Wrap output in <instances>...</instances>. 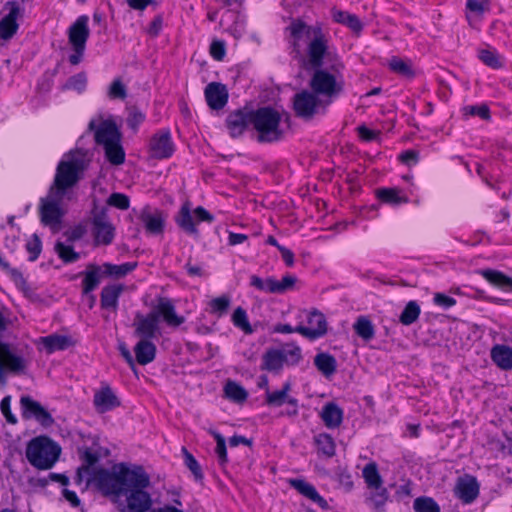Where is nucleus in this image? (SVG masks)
<instances>
[{
    "label": "nucleus",
    "mask_w": 512,
    "mask_h": 512,
    "mask_svg": "<svg viewBox=\"0 0 512 512\" xmlns=\"http://www.w3.org/2000/svg\"><path fill=\"white\" fill-rule=\"evenodd\" d=\"M390 69L402 76L413 77L414 73L411 66L400 58L393 57L389 63Z\"/></svg>",
    "instance_id": "54"
},
{
    "label": "nucleus",
    "mask_w": 512,
    "mask_h": 512,
    "mask_svg": "<svg viewBox=\"0 0 512 512\" xmlns=\"http://www.w3.org/2000/svg\"><path fill=\"white\" fill-rule=\"evenodd\" d=\"M64 195L57 194L53 189H49L46 197L40 199L39 213L40 220L45 226L58 225L64 212L61 208Z\"/></svg>",
    "instance_id": "11"
},
{
    "label": "nucleus",
    "mask_w": 512,
    "mask_h": 512,
    "mask_svg": "<svg viewBox=\"0 0 512 512\" xmlns=\"http://www.w3.org/2000/svg\"><path fill=\"white\" fill-rule=\"evenodd\" d=\"M207 105L213 110H220L228 102V90L226 86L219 82L209 83L204 91Z\"/></svg>",
    "instance_id": "25"
},
{
    "label": "nucleus",
    "mask_w": 512,
    "mask_h": 512,
    "mask_svg": "<svg viewBox=\"0 0 512 512\" xmlns=\"http://www.w3.org/2000/svg\"><path fill=\"white\" fill-rule=\"evenodd\" d=\"M307 323L308 326H296V332L309 340H316L326 334L327 322L325 316L321 312L317 310L310 312L307 318Z\"/></svg>",
    "instance_id": "20"
},
{
    "label": "nucleus",
    "mask_w": 512,
    "mask_h": 512,
    "mask_svg": "<svg viewBox=\"0 0 512 512\" xmlns=\"http://www.w3.org/2000/svg\"><path fill=\"white\" fill-rule=\"evenodd\" d=\"M144 120L145 114L140 109L137 107H131L128 109L126 123L131 130L137 131L138 127L144 122Z\"/></svg>",
    "instance_id": "53"
},
{
    "label": "nucleus",
    "mask_w": 512,
    "mask_h": 512,
    "mask_svg": "<svg viewBox=\"0 0 512 512\" xmlns=\"http://www.w3.org/2000/svg\"><path fill=\"white\" fill-rule=\"evenodd\" d=\"M355 333L365 341H370L375 336V328L372 321L366 316H359L353 324Z\"/></svg>",
    "instance_id": "42"
},
{
    "label": "nucleus",
    "mask_w": 512,
    "mask_h": 512,
    "mask_svg": "<svg viewBox=\"0 0 512 512\" xmlns=\"http://www.w3.org/2000/svg\"><path fill=\"white\" fill-rule=\"evenodd\" d=\"M376 194L382 203L392 206H399L409 201L406 196L401 195V191L397 188H381L377 190Z\"/></svg>",
    "instance_id": "38"
},
{
    "label": "nucleus",
    "mask_w": 512,
    "mask_h": 512,
    "mask_svg": "<svg viewBox=\"0 0 512 512\" xmlns=\"http://www.w3.org/2000/svg\"><path fill=\"white\" fill-rule=\"evenodd\" d=\"M225 396L236 403H243L248 398V393L243 386L235 381H228L224 387Z\"/></svg>",
    "instance_id": "45"
},
{
    "label": "nucleus",
    "mask_w": 512,
    "mask_h": 512,
    "mask_svg": "<svg viewBox=\"0 0 512 512\" xmlns=\"http://www.w3.org/2000/svg\"><path fill=\"white\" fill-rule=\"evenodd\" d=\"M281 114L271 106L252 110V129L255 139L261 144L277 143L285 138V130L281 127Z\"/></svg>",
    "instance_id": "3"
},
{
    "label": "nucleus",
    "mask_w": 512,
    "mask_h": 512,
    "mask_svg": "<svg viewBox=\"0 0 512 512\" xmlns=\"http://www.w3.org/2000/svg\"><path fill=\"white\" fill-rule=\"evenodd\" d=\"M453 493L463 504H472L480 494V483L475 476L464 474L456 479Z\"/></svg>",
    "instance_id": "15"
},
{
    "label": "nucleus",
    "mask_w": 512,
    "mask_h": 512,
    "mask_svg": "<svg viewBox=\"0 0 512 512\" xmlns=\"http://www.w3.org/2000/svg\"><path fill=\"white\" fill-rule=\"evenodd\" d=\"M61 451V446L56 441L49 436L41 435L32 438L27 443L25 455L34 468L49 470L58 461Z\"/></svg>",
    "instance_id": "5"
},
{
    "label": "nucleus",
    "mask_w": 512,
    "mask_h": 512,
    "mask_svg": "<svg viewBox=\"0 0 512 512\" xmlns=\"http://www.w3.org/2000/svg\"><path fill=\"white\" fill-rule=\"evenodd\" d=\"M80 275L83 276V295H89L92 293L100 285L102 278L105 277L103 268L95 263H89Z\"/></svg>",
    "instance_id": "27"
},
{
    "label": "nucleus",
    "mask_w": 512,
    "mask_h": 512,
    "mask_svg": "<svg viewBox=\"0 0 512 512\" xmlns=\"http://www.w3.org/2000/svg\"><path fill=\"white\" fill-rule=\"evenodd\" d=\"M344 66L340 61L333 62L329 67L312 68L314 70L309 86L316 94L335 98L344 90L342 70Z\"/></svg>",
    "instance_id": "4"
},
{
    "label": "nucleus",
    "mask_w": 512,
    "mask_h": 512,
    "mask_svg": "<svg viewBox=\"0 0 512 512\" xmlns=\"http://www.w3.org/2000/svg\"><path fill=\"white\" fill-rule=\"evenodd\" d=\"M146 487H131L127 488L126 506H122L120 512H147L151 510L152 498L151 495L144 489Z\"/></svg>",
    "instance_id": "17"
},
{
    "label": "nucleus",
    "mask_w": 512,
    "mask_h": 512,
    "mask_svg": "<svg viewBox=\"0 0 512 512\" xmlns=\"http://www.w3.org/2000/svg\"><path fill=\"white\" fill-rule=\"evenodd\" d=\"M152 312L156 313L158 321L162 317L164 322L170 327H178L185 322V318L176 313L175 305L169 298L160 297L157 306Z\"/></svg>",
    "instance_id": "22"
},
{
    "label": "nucleus",
    "mask_w": 512,
    "mask_h": 512,
    "mask_svg": "<svg viewBox=\"0 0 512 512\" xmlns=\"http://www.w3.org/2000/svg\"><path fill=\"white\" fill-rule=\"evenodd\" d=\"M140 220L148 234L160 235L163 233L165 216L162 211L156 209L154 212H150L149 208L146 207L140 214Z\"/></svg>",
    "instance_id": "26"
},
{
    "label": "nucleus",
    "mask_w": 512,
    "mask_h": 512,
    "mask_svg": "<svg viewBox=\"0 0 512 512\" xmlns=\"http://www.w3.org/2000/svg\"><path fill=\"white\" fill-rule=\"evenodd\" d=\"M464 112L465 115L478 116L483 120L490 119V109L486 104L466 106Z\"/></svg>",
    "instance_id": "60"
},
{
    "label": "nucleus",
    "mask_w": 512,
    "mask_h": 512,
    "mask_svg": "<svg viewBox=\"0 0 512 512\" xmlns=\"http://www.w3.org/2000/svg\"><path fill=\"white\" fill-rule=\"evenodd\" d=\"M329 101H323L313 90H301L293 96V110L298 118L311 120L326 112Z\"/></svg>",
    "instance_id": "8"
},
{
    "label": "nucleus",
    "mask_w": 512,
    "mask_h": 512,
    "mask_svg": "<svg viewBox=\"0 0 512 512\" xmlns=\"http://www.w3.org/2000/svg\"><path fill=\"white\" fill-rule=\"evenodd\" d=\"M209 433L213 436L216 441L215 452L217 454L220 465H225L228 462L226 441L222 434L218 431L210 429Z\"/></svg>",
    "instance_id": "51"
},
{
    "label": "nucleus",
    "mask_w": 512,
    "mask_h": 512,
    "mask_svg": "<svg viewBox=\"0 0 512 512\" xmlns=\"http://www.w3.org/2000/svg\"><path fill=\"white\" fill-rule=\"evenodd\" d=\"M314 440L319 453L328 458H331L335 455L336 445L331 435L327 433H320L315 436Z\"/></svg>",
    "instance_id": "44"
},
{
    "label": "nucleus",
    "mask_w": 512,
    "mask_h": 512,
    "mask_svg": "<svg viewBox=\"0 0 512 512\" xmlns=\"http://www.w3.org/2000/svg\"><path fill=\"white\" fill-rule=\"evenodd\" d=\"M292 37L291 47L294 58L301 56L300 40L309 39L307 46V63L310 68L323 66L328 53V38L320 26H309L301 19H296L287 27Z\"/></svg>",
    "instance_id": "2"
},
{
    "label": "nucleus",
    "mask_w": 512,
    "mask_h": 512,
    "mask_svg": "<svg viewBox=\"0 0 512 512\" xmlns=\"http://www.w3.org/2000/svg\"><path fill=\"white\" fill-rule=\"evenodd\" d=\"M107 205L118 208L120 210H127L130 207V199L127 195L119 192L112 193L107 201Z\"/></svg>",
    "instance_id": "55"
},
{
    "label": "nucleus",
    "mask_w": 512,
    "mask_h": 512,
    "mask_svg": "<svg viewBox=\"0 0 512 512\" xmlns=\"http://www.w3.org/2000/svg\"><path fill=\"white\" fill-rule=\"evenodd\" d=\"M252 110L237 109L230 112L226 118V127L232 138L241 137L248 127L252 126Z\"/></svg>",
    "instance_id": "19"
},
{
    "label": "nucleus",
    "mask_w": 512,
    "mask_h": 512,
    "mask_svg": "<svg viewBox=\"0 0 512 512\" xmlns=\"http://www.w3.org/2000/svg\"><path fill=\"white\" fill-rule=\"evenodd\" d=\"M421 313L419 304L416 301H409L400 314L399 320L403 325L409 326L416 322Z\"/></svg>",
    "instance_id": "46"
},
{
    "label": "nucleus",
    "mask_w": 512,
    "mask_h": 512,
    "mask_svg": "<svg viewBox=\"0 0 512 512\" xmlns=\"http://www.w3.org/2000/svg\"><path fill=\"white\" fill-rule=\"evenodd\" d=\"M88 22L89 17L81 15L68 29V41L73 50V53L69 56V62L72 65H78L82 61L86 42L90 36Z\"/></svg>",
    "instance_id": "9"
},
{
    "label": "nucleus",
    "mask_w": 512,
    "mask_h": 512,
    "mask_svg": "<svg viewBox=\"0 0 512 512\" xmlns=\"http://www.w3.org/2000/svg\"><path fill=\"white\" fill-rule=\"evenodd\" d=\"M106 160L115 166L121 165L125 162V150L121 141H115L103 146Z\"/></svg>",
    "instance_id": "40"
},
{
    "label": "nucleus",
    "mask_w": 512,
    "mask_h": 512,
    "mask_svg": "<svg viewBox=\"0 0 512 512\" xmlns=\"http://www.w3.org/2000/svg\"><path fill=\"white\" fill-rule=\"evenodd\" d=\"M26 368L23 357L15 355L11 352L8 344L0 342V381L5 382V370L13 373H22Z\"/></svg>",
    "instance_id": "21"
},
{
    "label": "nucleus",
    "mask_w": 512,
    "mask_h": 512,
    "mask_svg": "<svg viewBox=\"0 0 512 512\" xmlns=\"http://www.w3.org/2000/svg\"><path fill=\"white\" fill-rule=\"evenodd\" d=\"M362 476L368 489L380 488V486H383V480L375 462H370L364 466Z\"/></svg>",
    "instance_id": "43"
},
{
    "label": "nucleus",
    "mask_w": 512,
    "mask_h": 512,
    "mask_svg": "<svg viewBox=\"0 0 512 512\" xmlns=\"http://www.w3.org/2000/svg\"><path fill=\"white\" fill-rule=\"evenodd\" d=\"M297 282L296 276L292 274H286L281 280H276L273 277H268L263 280L257 275L250 277V285L254 288L272 294H283L288 290L293 289Z\"/></svg>",
    "instance_id": "13"
},
{
    "label": "nucleus",
    "mask_w": 512,
    "mask_h": 512,
    "mask_svg": "<svg viewBox=\"0 0 512 512\" xmlns=\"http://www.w3.org/2000/svg\"><path fill=\"white\" fill-rule=\"evenodd\" d=\"M232 322L235 327L241 329L245 334H252L254 332L251 324L248 321L246 310L242 307H237L232 314Z\"/></svg>",
    "instance_id": "49"
},
{
    "label": "nucleus",
    "mask_w": 512,
    "mask_h": 512,
    "mask_svg": "<svg viewBox=\"0 0 512 512\" xmlns=\"http://www.w3.org/2000/svg\"><path fill=\"white\" fill-rule=\"evenodd\" d=\"M6 6L9 8L8 14L0 21V38L3 40L11 39L18 30L17 18L20 14V8L17 1H8Z\"/></svg>",
    "instance_id": "23"
},
{
    "label": "nucleus",
    "mask_w": 512,
    "mask_h": 512,
    "mask_svg": "<svg viewBox=\"0 0 512 512\" xmlns=\"http://www.w3.org/2000/svg\"><path fill=\"white\" fill-rule=\"evenodd\" d=\"M478 57L485 65L493 69H499L502 67V63L499 60V55L495 51L482 49L479 51Z\"/></svg>",
    "instance_id": "52"
},
{
    "label": "nucleus",
    "mask_w": 512,
    "mask_h": 512,
    "mask_svg": "<svg viewBox=\"0 0 512 512\" xmlns=\"http://www.w3.org/2000/svg\"><path fill=\"white\" fill-rule=\"evenodd\" d=\"M108 95L112 99H125L127 97V90L125 85L122 83L120 79L114 80L110 87Z\"/></svg>",
    "instance_id": "61"
},
{
    "label": "nucleus",
    "mask_w": 512,
    "mask_h": 512,
    "mask_svg": "<svg viewBox=\"0 0 512 512\" xmlns=\"http://www.w3.org/2000/svg\"><path fill=\"white\" fill-rule=\"evenodd\" d=\"M389 499V492L387 488L380 486V488H372L366 497V503L375 512H384L385 505Z\"/></svg>",
    "instance_id": "37"
},
{
    "label": "nucleus",
    "mask_w": 512,
    "mask_h": 512,
    "mask_svg": "<svg viewBox=\"0 0 512 512\" xmlns=\"http://www.w3.org/2000/svg\"><path fill=\"white\" fill-rule=\"evenodd\" d=\"M210 54L215 60L221 61L226 55L225 42L222 40L212 41L210 44Z\"/></svg>",
    "instance_id": "63"
},
{
    "label": "nucleus",
    "mask_w": 512,
    "mask_h": 512,
    "mask_svg": "<svg viewBox=\"0 0 512 512\" xmlns=\"http://www.w3.org/2000/svg\"><path fill=\"white\" fill-rule=\"evenodd\" d=\"M91 217L92 233L96 244H111L115 237V227L108 219L107 207L99 206L96 199H94Z\"/></svg>",
    "instance_id": "10"
},
{
    "label": "nucleus",
    "mask_w": 512,
    "mask_h": 512,
    "mask_svg": "<svg viewBox=\"0 0 512 512\" xmlns=\"http://www.w3.org/2000/svg\"><path fill=\"white\" fill-rule=\"evenodd\" d=\"M87 163L84 155L80 153H69L57 166L54 181L50 189L57 194L66 195L67 190L72 188L81 178L86 169Z\"/></svg>",
    "instance_id": "6"
},
{
    "label": "nucleus",
    "mask_w": 512,
    "mask_h": 512,
    "mask_svg": "<svg viewBox=\"0 0 512 512\" xmlns=\"http://www.w3.org/2000/svg\"><path fill=\"white\" fill-rule=\"evenodd\" d=\"M20 406L24 419L33 418L45 428L51 427L54 424L52 415L38 401L32 399L30 396H22L20 398Z\"/></svg>",
    "instance_id": "16"
},
{
    "label": "nucleus",
    "mask_w": 512,
    "mask_h": 512,
    "mask_svg": "<svg viewBox=\"0 0 512 512\" xmlns=\"http://www.w3.org/2000/svg\"><path fill=\"white\" fill-rule=\"evenodd\" d=\"M92 481L97 489L106 496H120L127 494V488L150 485V478L142 466L130 469L125 463L115 464L111 470L97 469L93 474Z\"/></svg>",
    "instance_id": "1"
},
{
    "label": "nucleus",
    "mask_w": 512,
    "mask_h": 512,
    "mask_svg": "<svg viewBox=\"0 0 512 512\" xmlns=\"http://www.w3.org/2000/svg\"><path fill=\"white\" fill-rule=\"evenodd\" d=\"M481 274L490 284L504 290L512 291V278L501 271L494 269L480 270Z\"/></svg>",
    "instance_id": "36"
},
{
    "label": "nucleus",
    "mask_w": 512,
    "mask_h": 512,
    "mask_svg": "<svg viewBox=\"0 0 512 512\" xmlns=\"http://www.w3.org/2000/svg\"><path fill=\"white\" fill-rule=\"evenodd\" d=\"M289 485L299 494L311 500L323 510H329L328 502L318 493L314 485L304 479L291 478L288 480Z\"/></svg>",
    "instance_id": "24"
},
{
    "label": "nucleus",
    "mask_w": 512,
    "mask_h": 512,
    "mask_svg": "<svg viewBox=\"0 0 512 512\" xmlns=\"http://www.w3.org/2000/svg\"><path fill=\"white\" fill-rule=\"evenodd\" d=\"M314 365L325 377H330L337 370V361L329 353L317 354L314 358Z\"/></svg>",
    "instance_id": "39"
},
{
    "label": "nucleus",
    "mask_w": 512,
    "mask_h": 512,
    "mask_svg": "<svg viewBox=\"0 0 512 512\" xmlns=\"http://www.w3.org/2000/svg\"><path fill=\"white\" fill-rule=\"evenodd\" d=\"M0 410L5 417L6 421L10 424H16L17 418L11 411V396H5L0 402Z\"/></svg>",
    "instance_id": "62"
},
{
    "label": "nucleus",
    "mask_w": 512,
    "mask_h": 512,
    "mask_svg": "<svg viewBox=\"0 0 512 512\" xmlns=\"http://www.w3.org/2000/svg\"><path fill=\"white\" fill-rule=\"evenodd\" d=\"M93 402L97 410L102 413L120 406L118 398L109 387L96 392Z\"/></svg>",
    "instance_id": "32"
},
{
    "label": "nucleus",
    "mask_w": 512,
    "mask_h": 512,
    "mask_svg": "<svg viewBox=\"0 0 512 512\" xmlns=\"http://www.w3.org/2000/svg\"><path fill=\"white\" fill-rule=\"evenodd\" d=\"M492 361L502 370L512 369V348L506 345H495L491 349Z\"/></svg>",
    "instance_id": "35"
},
{
    "label": "nucleus",
    "mask_w": 512,
    "mask_h": 512,
    "mask_svg": "<svg viewBox=\"0 0 512 512\" xmlns=\"http://www.w3.org/2000/svg\"><path fill=\"white\" fill-rule=\"evenodd\" d=\"M230 298L226 295L214 298L210 302V308L213 313H219L220 315L227 312L230 307Z\"/></svg>",
    "instance_id": "59"
},
{
    "label": "nucleus",
    "mask_w": 512,
    "mask_h": 512,
    "mask_svg": "<svg viewBox=\"0 0 512 512\" xmlns=\"http://www.w3.org/2000/svg\"><path fill=\"white\" fill-rule=\"evenodd\" d=\"M40 343L48 354L66 350L74 345V341L70 336L56 333L41 337Z\"/></svg>",
    "instance_id": "29"
},
{
    "label": "nucleus",
    "mask_w": 512,
    "mask_h": 512,
    "mask_svg": "<svg viewBox=\"0 0 512 512\" xmlns=\"http://www.w3.org/2000/svg\"><path fill=\"white\" fill-rule=\"evenodd\" d=\"M133 326L135 328L134 335L139 337L140 340H152L159 334V321L156 313H153L152 311L146 315L137 312Z\"/></svg>",
    "instance_id": "18"
},
{
    "label": "nucleus",
    "mask_w": 512,
    "mask_h": 512,
    "mask_svg": "<svg viewBox=\"0 0 512 512\" xmlns=\"http://www.w3.org/2000/svg\"><path fill=\"white\" fill-rule=\"evenodd\" d=\"M413 509L415 512H441L440 506L428 496H420L414 500Z\"/></svg>",
    "instance_id": "50"
},
{
    "label": "nucleus",
    "mask_w": 512,
    "mask_h": 512,
    "mask_svg": "<svg viewBox=\"0 0 512 512\" xmlns=\"http://www.w3.org/2000/svg\"><path fill=\"white\" fill-rule=\"evenodd\" d=\"M124 291L122 284H111L103 287L100 294V302L102 309H111L116 311L118 308L119 297Z\"/></svg>",
    "instance_id": "31"
},
{
    "label": "nucleus",
    "mask_w": 512,
    "mask_h": 512,
    "mask_svg": "<svg viewBox=\"0 0 512 512\" xmlns=\"http://www.w3.org/2000/svg\"><path fill=\"white\" fill-rule=\"evenodd\" d=\"M185 466L191 471L194 476V479L197 482H201L204 478L202 469L196 458L187 450L186 447H182L181 449Z\"/></svg>",
    "instance_id": "48"
},
{
    "label": "nucleus",
    "mask_w": 512,
    "mask_h": 512,
    "mask_svg": "<svg viewBox=\"0 0 512 512\" xmlns=\"http://www.w3.org/2000/svg\"><path fill=\"white\" fill-rule=\"evenodd\" d=\"M302 360L301 348L294 343H286L281 348H270L262 356L261 369L279 374L284 366H296Z\"/></svg>",
    "instance_id": "7"
},
{
    "label": "nucleus",
    "mask_w": 512,
    "mask_h": 512,
    "mask_svg": "<svg viewBox=\"0 0 512 512\" xmlns=\"http://www.w3.org/2000/svg\"><path fill=\"white\" fill-rule=\"evenodd\" d=\"M433 301L434 304H436L437 306H441L445 309H448L456 304V300L453 297L443 293H436L434 295Z\"/></svg>",
    "instance_id": "64"
},
{
    "label": "nucleus",
    "mask_w": 512,
    "mask_h": 512,
    "mask_svg": "<svg viewBox=\"0 0 512 512\" xmlns=\"http://www.w3.org/2000/svg\"><path fill=\"white\" fill-rule=\"evenodd\" d=\"M291 391V383L289 381L285 382L280 390L270 391L267 389L266 395V404L268 406L280 407L284 403L288 405L296 404V398L289 396V392Z\"/></svg>",
    "instance_id": "28"
},
{
    "label": "nucleus",
    "mask_w": 512,
    "mask_h": 512,
    "mask_svg": "<svg viewBox=\"0 0 512 512\" xmlns=\"http://www.w3.org/2000/svg\"><path fill=\"white\" fill-rule=\"evenodd\" d=\"M175 151V145L168 128L157 131L150 139L149 152L152 158L162 160L170 158Z\"/></svg>",
    "instance_id": "14"
},
{
    "label": "nucleus",
    "mask_w": 512,
    "mask_h": 512,
    "mask_svg": "<svg viewBox=\"0 0 512 512\" xmlns=\"http://www.w3.org/2000/svg\"><path fill=\"white\" fill-rule=\"evenodd\" d=\"M194 214H191L189 203H185L181 206L178 214L175 217L177 225L189 235H198V229L193 220Z\"/></svg>",
    "instance_id": "34"
},
{
    "label": "nucleus",
    "mask_w": 512,
    "mask_h": 512,
    "mask_svg": "<svg viewBox=\"0 0 512 512\" xmlns=\"http://www.w3.org/2000/svg\"><path fill=\"white\" fill-rule=\"evenodd\" d=\"M54 249L64 263H75L80 259V254L74 250L72 245L57 241Z\"/></svg>",
    "instance_id": "47"
},
{
    "label": "nucleus",
    "mask_w": 512,
    "mask_h": 512,
    "mask_svg": "<svg viewBox=\"0 0 512 512\" xmlns=\"http://www.w3.org/2000/svg\"><path fill=\"white\" fill-rule=\"evenodd\" d=\"M88 130L94 132L96 144L102 147L108 143L122 140V134L113 119L101 120L99 124L92 119L88 124Z\"/></svg>",
    "instance_id": "12"
},
{
    "label": "nucleus",
    "mask_w": 512,
    "mask_h": 512,
    "mask_svg": "<svg viewBox=\"0 0 512 512\" xmlns=\"http://www.w3.org/2000/svg\"><path fill=\"white\" fill-rule=\"evenodd\" d=\"M343 410L335 403H326L320 412V418L329 429L338 428L343 421Z\"/></svg>",
    "instance_id": "30"
},
{
    "label": "nucleus",
    "mask_w": 512,
    "mask_h": 512,
    "mask_svg": "<svg viewBox=\"0 0 512 512\" xmlns=\"http://www.w3.org/2000/svg\"><path fill=\"white\" fill-rule=\"evenodd\" d=\"M466 9L476 16H482L489 9V0H467Z\"/></svg>",
    "instance_id": "58"
},
{
    "label": "nucleus",
    "mask_w": 512,
    "mask_h": 512,
    "mask_svg": "<svg viewBox=\"0 0 512 512\" xmlns=\"http://www.w3.org/2000/svg\"><path fill=\"white\" fill-rule=\"evenodd\" d=\"M136 361L140 365H147L154 361L156 357V345L148 339H142L134 347Z\"/></svg>",
    "instance_id": "33"
},
{
    "label": "nucleus",
    "mask_w": 512,
    "mask_h": 512,
    "mask_svg": "<svg viewBox=\"0 0 512 512\" xmlns=\"http://www.w3.org/2000/svg\"><path fill=\"white\" fill-rule=\"evenodd\" d=\"M87 84V77L84 73H78L76 75L71 76L66 84L64 85L65 89H73L78 92H82L85 90Z\"/></svg>",
    "instance_id": "57"
},
{
    "label": "nucleus",
    "mask_w": 512,
    "mask_h": 512,
    "mask_svg": "<svg viewBox=\"0 0 512 512\" xmlns=\"http://www.w3.org/2000/svg\"><path fill=\"white\" fill-rule=\"evenodd\" d=\"M100 266L103 268L105 277L121 278L132 272L137 267V262H126L120 265L104 263Z\"/></svg>",
    "instance_id": "41"
},
{
    "label": "nucleus",
    "mask_w": 512,
    "mask_h": 512,
    "mask_svg": "<svg viewBox=\"0 0 512 512\" xmlns=\"http://www.w3.org/2000/svg\"><path fill=\"white\" fill-rule=\"evenodd\" d=\"M26 250L29 253V261H35L39 257L42 250V243L37 234H33L27 241Z\"/></svg>",
    "instance_id": "56"
}]
</instances>
